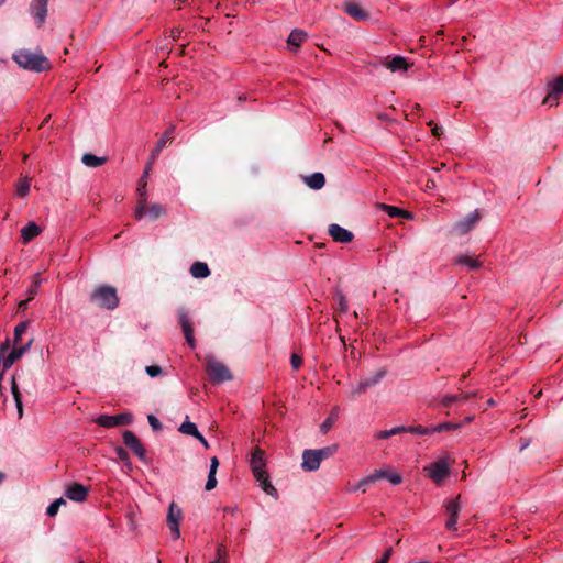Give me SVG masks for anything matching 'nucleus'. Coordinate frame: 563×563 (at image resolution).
Here are the masks:
<instances>
[{
  "instance_id": "obj_14",
  "label": "nucleus",
  "mask_w": 563,
  "mask_h": 563,
  "mask_svg": "<svg viewBox=\"0 0 563 563\" xmlns=\"http://www.w3.org/2000/svg\"><path fill=\"white\" fill-rule=\"evenodd\" d=\"M329 235L339 243H350L353 240V233L336 223H332L328 229Z\"/></svg>"
},
{
  "instance_id": "obj_49",
  "label": "nucleus",
  "mask_w": 563,
  "mask_h": 563,
  "mask_svg": "<svg viewBox=\"0 0 563 563\" xmlns=\"http://www.w3.org/2000/svg\"><path fill=\"white\" fill-rule=\"evenodd\" d=\"M454 426L449 423V422H444V423H440L438 426H434V427H431V432L434 433V432H443V431H446V430H451L453 429Z\"/></svg>"
},
{
  "instance_id": "obj_41",
  "label": "nucleus",
  "mask_w": 563,
  "mask_h": 563,
  "mask_svg": "<svg viewBox=\"0 0 563 563\" xmlns=\"http://www.w3.org/2000/svg\"><path fill=\"white\" fill-rule=\"evenodd\" d=\"M405 432H408V433H413V434H418V435H427V434H431V428L429 427H423V426H410V427H405Z\"/></svg>"
},
{
  "instance_id": "obj_53",
  "label": "nucleus",
  "mask_w": 563,
  "mask_h": 563,
  "mask_svg": "<svg viewBox=\"0 0 563 563\" xmlns=\"http://www.w3.org/2000/svg\"><path fill=\"white\" fill-rule=\"evenodd\" d=\"M391 553H393V549L391 548L387 549L377 563H388Z\"/></svg>"
},
{
  "instance_id": "obj_8",
  "label": "nucleus",
  "mask_w": 563,
  "mask_h": 563,
  "mask_svg": "<svg viewBox=\"0 0 563 563\" xmlns=\"http://www.w3.org/2000/svg\"><path fill=\"white\" fill-rule=\"evenodd\" d=\"M429 471L430 478L437 484L441 485L443 481L450 474V464L445 459H440L429 467H426Z\"/></svg>"
},
{
  "instance_id": "obj_22",
  "label": "nucleus",
  "mask_w": 563,
  "mask_h": 563,
  "mask_svg": "<svg viewBox=\"0 0 563 563\" xmlns=\"http://www.w3.org/2000/svg\"><path fill=\"white\" fill-rule=\"evenodd\" d=\"M41 233V228L35 222H29L21 230V238L24 244L31 242L34 238H36Z\"/></svg>"
},
{
  "instance_id": "obj_23",
  "label": "nucleus",
  "mask_w": 563,
  "mask_h": 563,
  "mask_svg": "<svg viewBox=\"0 0 563 563\" xmlns=\"http://www.w3.org/2000/svg\"><path fill=\"white\" fill-rule=\"evenodd\" d=\"M305 184L313 190L321 189L325 184V177L322 173L316 172L309 176L303 177Z\"/></svg>"
},
{
  "instance_id": "obj_29",
  "label": "nucleus",
  "mask_w": 563,
  "mask_h": 563,
  "mask_svg": "<svg viewBox=\"0 0 563 563\" xmlns=\"http://www.w3.org/2000/svg\"><path fill=\"white\" fill-rule=\"evenodd\" d=\"M190 274L195 278H206L210 275V269L206 263L195 262L190 267Z\"/></svg>"
},
{
  "instance_id": "obj_9",
  "label": "nucleus",
  "mask_w": 563,
  "mask_h": 563,
  "mask_svg": "<svg viewBox=\"0 0 563 563\" xmlns=\"http://www.w3.org/2000/svg\"><path fill=\"white\" fill-rule=\"evenodd\" d=\"M460 510H461L460 496L455 497L454 499L449 500L445 504V511L449 516V519L445 522L446 529H449L451 531H456V523H457Z\"/></svg>"
},
{
  "instance_id": "obj_56",
  "label": "nucleus",
  "mask_w": 563,
  "mask_h": 563,
  "mask_svg": "<svg viewBox=\"0 0 563 563\" xmlns=\"http://www.w3.org/2000/svg\"><path fill=\"white\" fill-rule=\"evenodd\" d=\"M197 440L200 441V443L205 446V448H209V443L208 441L205 439V437L199 432L198 437H195Z\"/></svg>"
},
{
  "instance_id": "obj_46",
  "label": "nucleus",
  "mask_w": 563,
  "mask_h": 563,
  "mask_svg": "<svg viewBox=\"0 0 563 563\" xmlns=\"http://www.w3.org/2000/svg\"><path fill=\"white\" fill-rule=\"evenodd\" d=\"M40 285H41V280L36 277L34 279V282L32 283V285L27 289L30 299H33V297L37 294Z\"/></svg>"
},
{
  "instance_id": "obj_55",
  "label": "nucleus",
  "mask_w": 563,
  "mask_h": 563,
  "mask_svg": "<svg viewBox=\"0 0 563 563\" xmlns=\"http://www.w3.org/2000/svg\"><path fill=\"white\" fill-rule=\"evenodd\" d=\"M152 163H153V162L151 161V162L148 163V165L146 166V168H145V170H144V173H143V175H142L141 179H140V181H141V183H146V178H147V176H148V173H150L151 164H152Z\"/></svg>"
},
{
  "instance_id": "obj_10",
  "label": "nucleus",
  "mask_w": 563,
  "mask_h": 563,
  "mask_svg": "<svg viewBox=\"0 0 563 563\" xmlns=\"http://www.w3.org/2000/svg\"><path fill=\"white\" fill-rule=\"evenodd\" d=\"M479 219L481 213L475 210L468 213L464 219L457 221L453 227V231L460 235L466 234L475 227Z\"/></svg>"
},
{
  "instance_id": "obj_17",
  "label": "nucleus",
  "mask_w": 563,
  "mask_h": 563,
  "mask_svg": "<svg viewBox=\"0 0 563 563\" xmlns=\"http://www.w3.org/2000/svg\"><path fill=\"white\" fill-rule=\"evenodd\" d=\"M65 496L76 503H82L88 496V488L81 484L75 483L67 487Z\"/></svg>"
},
{
  "instance_id": "obj_35",
  "label": "nucleus",
  "mask_w": 563,
  "mask_h": 563,
  "mask_svg": "<svg viewBox=\"0 0 563 563\" xmlns=\"http://www.w3.org/2000/svg\"><path fill=\"white\" fill-rule=\"evenodd\" d=\"M31 188V179L26 176H22L16 184V196L25 197Z\"/></svg>"
},
{
  "instance_id": "obj_20",
  "label": "nucleus",
  "mask_w": 563,
  "mask_h": 563,
  "mask_svg": "<svg viewBox=\"0 0 563 563\" xmlns=\"http://www.w3.org/2000/svg\"><path fill=\"white\" fill-rule=\"evenodd\" d=\"M174 130H175V128L170 126L162 134V136L159 137L155 147L152 151V155H151L152 162H154L156 159V157L158 156L161 151L166 146L167 142H169L173 139Z\"/></svg>"
},
{
  "instance_id": "obj_26",
  "label": "nucleus",
  "mask_w": 563,
  "mask_h": 563,
  "mask_svg": "<svg viewBox=\"0 0 563 563\" xmlns=\"http://www.w3.org/2000/svg\"><path fill=\"white\" fill-rule=\"evenodd\" d=\"M477 396L476 393H466V391H463V393H460L457 395H452V396H445L443 399H442V404L443 406L445 407H450L452 406L453 404L455 402H463L465 400H467L468 398L471 397H475Z\"/></svg>"
},
{
  "instance_id": "obj_57",
  "label": "nucleus",
  "mask_w": 563,
  "mask_h": 563,
  "mask_svg": "<svg viewBox=\"0 0 563 563\" xmlns=\"http://www.w3.org/2000/svg\"><path fill=\"white\" fill-rule=\"evenodd\" d=\"M432 134H433L434 136H440V134H441V126L434 125V126L432 128Z\"/></svg>"
},
{
  "instance_id": "obj_44",
  "label": "nucleus",
  "mask_w": 563,
  "mask_h": 563,
  "mask_svg": "<svg viewBox=\"0 0 563 563\" xmlns=\"http://www.w3.org/2000/svg\"><path fill=\"white\" fill-rule=\"evenodd\" d=\"M115 453H117V456L122 462H124L128 466H131L130 456H129V453H128V451L125 449H123L122 446H118V448H115Z\"/></svg>"
},
{
  "instance_id": "obj_28",
  "label": "nucleus",
  "mask_w": 563,
  "mask_h": 563,
  "mask_svg": "<svg viewBox=\"0 0 563 563\" xmlns=\"http://www.w3.org/2000/svg\"><path fill=\"white\" fill-rule=\"evenodd\" d=\"M455 263L459 265H464L471 271H475L482 266V263L477 257H473L470 255H460L455 258Z\"/></svg>"
},
{
  "instance_id": "obj_50",
  "label": "nucleus",
  "mask_w": 563,
  "mask_h": 563,
  "mask_svg": "<svg viewBox=\"0 0 563 563\" xmlns=\"http://www.w3.org/2000/svg\"><path fill=\"white\" fill-rule=\"evenodd\" d=\"M147 421H148L150 426L153 428V430H161L162 429L161 421L154 415H148L147 416Z\"/></svg>"
},
{
  "instance_id": "obj_11",
  "label": "nucleus",
  "mask_w": 563,
  "mask_h": 563,
  "mask_svg": "<svg viewBox=\"0 0 563 563\" xmlns=\"http://www.w3.org/2000/svg\"><path fill=\"white\" fill-rule=\"evenodd\" d=\"M178 319H179V324L181 327V330L184 332V335L186 338L188 345L191 349H195L196 341L194 339V329H192L191 320L188 316V312L185 309H179L178 310Z\"/></svg>"
},
{
  "instance_id": "obj_36",
  "label": "nucleus",
  "mask_w": 563,
  "mask_h": 563,
  "mask_svg": "<svg viewBox=\"0 0 563 563\" xmlns=\"http://www.w3.org/2000/svg\"><path fill=\"white\" fill-rule=\"evenodd\" d=\"M338 450H339L338 444H331V445H328V446H324V448H321V449H318L314 451H316L317 455L319 456V460L322 462L323 460L329 459L332 455H334L338 452Z\"/></svg>"
},
{
  "instance_id": "obj_40",
  "label": "nucleus",
  "mask_w": 563,
  "mask_h": 563,
  "mask_svg": "<svg viewBox=\"0 0 563 563\" xmlns=\"http://www.w3.org/2000/svg\"><path fill=\"white\" fill-rule=\"evenodd\" d=\"M66 501L63 497H59L57 498L56 500H54L53 503H51L46 509V514L48 517H54L57 515L58 510H59V507L62 505H65Z\"/></svg>"
},
{
  "instance_id": "obj_15",
  "label": "nucleus",
  "mask_w": 563,
  "mask_h": 563,
  "mask_svg": "<svg viewBox=\"0 0 563 563\" xmlns=\"http://www.w3.org/2000/svg\"><path fill=\"white\" fill-rule=\"evenodd\" d=\"M385 374L386 372L382 369L375 373L373 376L361 380L357 386L353 388L352 396H357L365 393L369 387L375 386L385 376Z\"/></svg>"
},
{
  "instance_id": "obj_48",
  "label": "nucleus",
  "mask_w": 563,
  "mask_h": 563,
  "mask_svg": "<svg viewBox=\"0 0 563 563\" xmlns=\"http://www.w3.org/2000/svg\"><path fill=\"white\" fill-rule=\"evenodd\" d=\"M216 474L217 473H209L208 474V479H207V483H206V490H212L213 488H216L217 486V478H216Z\"/></svg>"
},
{
  "instance_id": "obj_27",
  "label": "nucleus",
  "mask_w": 563,
  "mask_h": 563,
  "mask_svg": "<svg viewBox=\"0 0 563 563\" xmlns=\"http://www.w3.org/2000/svg\"><path fill=\"white\" fill-rule=\"evenodd\" d=\"M11 391H12L14 402L16 406L18 416L21 419L23 417V404H22L21 393L19 390V386L16 384L14 376H12V378H11Z\"/></svg>"
},
{
  "instance_id": "obj_12",
  "label": "nucleus",
  "mask_w": 563,
  "mask_h": 563,
  "mask_svg": "<svg viewBox=\"0 0 563 563\" xmlns=\"http://www.w3.org/2000/svg\"><path fill=\"white\" fill-rule=\"evenodd\" d=\"M124 444L133 451V453L141 460L145 459V449L139 438L130 430L123 432Z\"/></svg>"
},
{
  "instance_id": "obj_42",
  "label": "nucleus",
  "mask_w": 563,
  "mask_h": 563,
  "mask_svg": "<svg viewBox=\"0 0 563 563\" xmlns=\"http://www.w3.org/2000/svg\"><path fill=\"white\" fill-rule=\"evenodd\" d=\"M372 483H375L374 482V477L372 476V474L363 477L356 486H354L353 488H351L352 492H356V490H362L363 493H365L367 490V486Z\"/></svg>"
},
{
  "instance_id": "obj_38",
  "label": "nucleus",
  "mask_w": 563,
  "mask_h": 563,
  "mask_svg": "<svg viewBox=\"0 0 563 563\" xmlns=\"http://www.w3.org/2000/svg\"><path fill=\"white\" fill-rule=\"evenodd\" d=\"M29 324V321H22L14 328V345L22 344V335L27 331Z\"/></svg>"
},
{
  "instance_id": "obj_45",
  "label": "nucleus",
  "mask_w": 563,
  "mask_h": 563,
  "mask_svg": "<svg viewBox=\"0 0 563 563\" xmlns=\"http://www.w3.org/2000/svg\"><path fill=\"white\" fill-rule=\"evenodd\" d=\"M145 372L150 377H157L163 374V369L158 365L146 366Z\"/></svg>"
},
{
  "instance_id": "obj_18",
  "label": "nucleus",
  "mask_w": 563,
  "mask_h": 563,
  "mask_svg": "<svg viewBox=\"0 0 563 563\" xmlns=\"http://www.w3.org/2000/svg\"><path fill=\"white\" fill-rule=\"evenodd\" d=\"M321 461L314 450H305L301 466L305 471L313 472L320 467Z\"/></svg>"
},
{
  "instance_id": "obj_59",
  "label": "nucleus",
  "mask_w": 563,
  "mask_h": 563,
  "mask_svg": "<svg viewBox=\"0 0 563 563\" xmlns=\"http://www.w3.org/2000/svg\"><path fill=\"white\" fill-rule=\"evenodd\" d=\"M378 118H379L380 120H383V121H387V120H388V115H387V114H385V113L379 114V115H378Z\"/></svg>"
},
{
  "instance_id": "obj_30",
  "label": "nucleus",
  "mask_w": 563,
  "mask_h": 563,
  "mask_svg": "<svg viewBox=\"0 0 563 563\" xmlns=\"http://www.w3.org/2000/svg\"><path fill=\"white\" fill-rule=\"evenodd\" d=\"M380 208L389 216V217H402V218H406V219H411L412 216L410 212L406 211V210H402L398 207H395V206H388V205H380Z\"/></svg>"
},
{
  "instance_id": "obj_37",
  "label": "nucleus",
  "mask_w": 563,
  "mask_h": 563,
  "mask_svg": "<svg viewBox=\"0 0 563 563\" xmlns=\"http://www.w3.org/2000/svg\"><path fill=\"white\" fill-rule=\"evenodd\" d=\"M178 430L181 433L188 434V435H192L194 438L198 437V434H199V430H198L197 426L194 422H191V421H184L180 424Z\"/></svg>"
},
{
  "instance_id": "obj_52",
  "label": "nucleus",
  "mask_w": 563,
  "mask_h": 563,
  "mask_svg": "<svg viewBox=\"0 0 563 563\" xmlns=\"http://www.w3.org/2000/svg\"><path fill=\"white\" fill-rule=\"evenodd\" d=\"M219 467V460L217 456L211 457L209 473H217Z\"/></svg>"
},
{
  "instance_id": "obj_54",
  "label": "nucleus",
  "mask_w": 563,
  "mask_h": 563,
  "mask_svg": "<svg viewBox=\"0 0 563 563\" xmlns=\"http://www.w3.org/2000/svg\"><path fill=\"white\" fill-rule=\"evenodd\" d=\"M32 299H30V297L25 300H21L19 303H18V311H24L27 306H29V302L31 301Z\"/></svg>"
},
{
  "instance_id": "obj_43",
  "label": "nucleus",
  "mask_w": 563,
  "mask_h": 563,
  "mask_svg": "<svg viewBox=\"0 0 563 563\" xmlns=\"http://www.w3.org/2000/svg\"><path fill=\"white\" fill-rule=\"evenodd\" d=\"M335 298L338 302V309L340 310V312L345 313L349 307L344 295L341 291H338L335 294Z\"/></svg>"
},
{
  "instance_id": "obj_64",
  "label": "nucleus",
  "mask_w": 563,
  "mask_h": 563,
  "mask_svg": "<svg viewBox=\"0 0 563 563\" xmlns=\"http://www.w3.org/2000/svg\"><path fill=\"white\" fill-rule=\"evenodd\" d=\"M239 100H240V101L245 100V97H244V96H240V97H239Z\"/></svg>"
},
{
  "instance_id": "obj_2",
  "label": "nucleus",
  "mask_w": 563,
  "mask_h": 563,
  "mask_svg": "<svg viewBox=\"0 0 563 563\" xmlns=\"http://www.w3.org/2000/svg\"><path fill=\"white\" fill-rule=\"evenodd\" d=\"M12 59L22 68L31 71L42 73L49 69L48 59L41 52H32L26 48L16 51Z\"/></svg>"
},
{
  "instance_id": "obj_61",
  "label": "nucleus",
  "mask_w": 563,
  "mask_h": 563,
  "mask_svg": "<svg viewBox=\"0 0 563 563\" xmlns=\"http://www.w3.org/2000/svg\"><path fill=\"white\" fill-rule=\"evenodd\" d=\"M8 349V343L3 344L2 347H1V353H3L4 350Z\"/></svg>"
},
{
  "instance_id": "obj_4",
  "label": "nucleus",
  "mask_w": 563,
  "mask_h": 563,
  "mask_svg": "<svg viewBox=\"0 0 563 563\" xmlns=\"http://www.w3.org/2000/svg\"><path fill=\"white\" fill-rule=\"evenodd\" d=\"M206 365V371L210 376V380L213 384H221L224 382H229L233 378L232 373L228 368L225 364L216 360L213 356H208Z\"/></svg>"
},
{
  "instance_id": "obj_62",
  "label": "nucleus",
  "mask_w": 563,
  "mask_h": 563,
  "mask_svg": "<svg viewBox=\"0 0 563 563\" xmlns=\"http://www.w3.org/2000/svg\"><path fill=\"white\" fill-rule=\"evenodd\" d=\"M488 405H489V406H494V405H495V401H494L493 399H489V400H488Z\"/></svg>"
},
{
  "instance_id": "obj_21",
  "label": "nucleus",
  "mask_w": 563,
  "mask_h": 563,
  "mask_svg": "<svg viewBox=\"0 0 563 563\" xmlns=\"http://www.w3.org/2000/svg\"><path fill=\"white\" fill-rule=\"evenodd\" d=\"M372 476L374 477V482H377L379 479H387L393 485H398L402 482V477L399 473H389L385 470H375L372 473Z\"/></svg>"
},
{
  "instance_id": "obj_51",
  "label": "nucleus",
  "mask_w": 563,
  "mask_h": 563,
  "mask_svg": "<svg viewBox=\"0 0 563 563\" xmlns=\"http://www.w3.org/2000/svg\"><path fill=\"white\" fill-rule=\"evenodd\" d=\"M290 362H291V366H292L294 369H298L301 366V364H302L301 357L299 355H297V354H292L291 355Z\"/></svg>"
},
{
  "instance_id": "obj_25",
  "label": "nucleus",
  "mask_w": 563,
  "mask_h": 563,
  "mask_svg": "<svg viewBox=\"0 0 563 563\" xmlns=\"http://www.w3.org/2000/svg\"><path fill=\"white\" fill-rule=\"evenodd\" d=\"M107 161L106 156H97L91 153H85L81 157L82 164L92 168L103 165Z\"/></svg>"
},
{
  "instance_id": "obj_39",
  "label": "nucleus",
  "mask_w": 563,
  "mask_h": 563,
  "mask_svg": "<svg viewBox=\"0 0 563 563\" xmlns=\"http://www.w3.org/2000/svg\"><path fill=\"white\" fill-rule=\"evenodd\" d=\"M405 432V426H397L390 430H383V431H378L376 434H375V438L376 439H388L393 435H396V434H399V433H402Z\"/></svg>"
},
{
  "instance_id": "obj_33",
  "label": "nucleus",
  "mask_w": 563,
  "mask_h": 563,
  "mask_svg": "<svg viewBox=\"0 0 563 563\" xmlns=\"http://www.w3.org/2000/svg\"><path fill=\"white\" fill-rule=\"evenodd\" d=\"M306 37H307V33L306 32H303L301 30H298V29H295L289 34L287 42H288L289 45L298 47L306 40Z\"/></svg>"
},
{
  "instance_id": "obj_1",
  "label": "nucleus",
  "mask_w": 563,
  "mask_h": 563,
  "mask_svg": "<svg viewBox=\"0 0 563 563\" xmlns=\"http://www.w3.org/2000/svg\"><path fill=\"white\" fill-rule=\"evenodd\" d=\"M250 467L253 472L254 477L260 483L262 489L275 499L278 498L277 489L269 482V476L266 472V460L265 453L260 448H255L252 451Z\"/></svg>"
},
{
  "instance_id": "obj_24",
  "label": "nucleus",
  "mask_w": 563,
  "mask_h": 563,
  "mask_svg": "<svg viewBox=\"0 0 563 563\" xmlns=\"http://www.w3.org/2000/svg\"><path fill=\"white\" fill-rule=\"evenodd\" d=\"M345 12L357 21H364L368 18V14L356 3H346Z\"/></svg>"
},
{
  "instance_id": "obj_47",
  "label": "nucleus",
  "mask_w": 563,
  "mask_h": 563,
  "mask_svg": "<svg viewBox=\"0 0 563 563\" xmlns=\"http://www.w3.org/2000/svg\"><path fill=\"white\" fill-rule=\"evenodd\" d=\"M1 366L3 371L9 369L14 363V358H12L9 354L7 356L0 355Z\"/></svg>"
},
{
  "instance_id": "obj_13",
  "label": "nucleus",
  "mask_w": 563,
  "mask_h": 563,
  "mask_svg": "<svg viewBox=\"0 0 563 563\" xmlns=\"http://www.w3.org/2000/svg\"><path fill=\"white\" fill-rule=\"evenodd\" d=\"M548 96L544 98L543 103L549 106L558 104V97L563 93V78L558 77L548 84Z\"/></svg>"
},
{
  "instance_id": "obj_31",
  "label": "nucleus",
  "mask_w": 563,
  "mask_h": 563,
  "mask_svg": "<svg viewBox=\"0 0 563 563\" xmlns=\"http://www.w3.org/2000/svg\"><path fill=\"white\" fill-rule=\"evenodd\" d=\"M165 214V209L159 203L146 205L145 214L150 220H156Z\"/></svg>"
},
{
  "instance_id": "obj_63",
  "label": "nucleus",
  "mask_w": 563,
  "mask_h": 563,
  "mask_svg": "<svg viewBox=\"0 0 563 563\" xmlns=\"http://www.w3.org/2000/svg\"><path fill=\"white\" fill-rule=\"evenodd\" d=\"M4 479V474L0 473V483Z\"/></svg>"
},
{
  "instance_id": "obj_58",
  "label": "nucleus",
  "mask_w": 563,
  "mask_h": 563,
  "mask_svg": "<svg viewBox=\"0 0 563 563\" xmlns=\"http://www.w3.org/2000/svg\"><path fill=\"white\" fill-rule=\"evenodd\" d=\"M222 551H223V550H222V548H219V549H218V555H219V559H217V560H214V561H212V562H210V563H223V562H221V560H220V556L222 555Z\"/></svg>"
},
{
  "instance_id": "obj_5",
  "label": "nucleus",
  "mask_w": 563,
  "mask_h": 563,
  "mask_svg": "<svg viewBox=\"0 0 563 563\" xmlns=\"http://www.w3.org/2000/svg\"><path fill=\"white\" fill-rule=\"evenodd\" d=\"M183 518L184 515L181 508L175 501H172L168 506L166 523L173 539L175 540L180 538L179 525L183 521Z\"/></svg>"
},
{
  "instance_id": "obj_34",
  "label": "nucleus",
  "mask_w": 563,
  "mask_h": 563,
  "mask_svg": "<svg viewBox=\"0 0 563 563\" xmlns=\"http://www.w3.org/2000/svg\"><path fill=\"white\" fill-rule=\"evenodd\" d=\"M32 343L33 339H30L25 344L14 345V347L10 351L9 355L16 362L26 351H29Z\"/></svg>"
},
{
  "instance_id": "obj_19",
  "label": "nucleus",
  "mask_w": 563,
  "mask_h": 563,
  "mask_svg": "<svg viewBox=\"0 0 563 563\" xmlns=\"http://www.w3.org/2000/svg\"><path fill=\"white\" fill-rule=\"evenodd\" d=\"M382 65L388 68L390 71H407L409 64L407 63L406 58L402 56H395L391 59H384L382 62Z\"/></svg>"
},
{
  "instance_id": "obj_60",
  "label": "nucleus",
  "mask_w": 563,
  "mask_h": 563,
  "mask_svg": "<svg viewBox=\"0 0 563 563\" xmlns=\"http://www.w3.org/2000/svg\"><path fill=\"white\" fill-rule=\"evenodd\" d=\"M434 186H435V184H434V181H433V180H430V181H428V184H427V187H428V188H433Z\"/></svg>"
},
{
  "instance_id": "obj_32",
  "label": "nucleus",
  "mask_w": 563,
  "mask_h": 563,
  "mask_svg": "<svg viewBox=\"0 0 563 563\" xmlns=\"http://www.w3.org/2000/svg\"><path fill=\"white\" fill-rule=\"evenodd\" d=\"M338 418H339V408L335 407L331 411L330 416L321 423L320 431L323 434L328 433L331 430V428L333 427L334 422L338 420Z\"/></svg>"
},
{
  "instance_id": "obj_7",
  "label": "nucleus",
  "mask_w": 563,
  "mask_h": 563,
  "mask_svg": "<svg viewBox=\"0 0 563 563\" xmlns=\"http://www.w3.org/2000/svg\"><path fill=\"white\" fill-rule=\"evenodd\" d=\"M95 422L102 428H114L119 426H126L132 422V415L124 412L115 416L101 415Z\"/></svg>"
},
{
  "instance_id": "obj_6",
  "label": "nucleus",
  "mask_w": 563,
  "mask_h": 563,
  "mask_svg": "<svg viewBox=\"0 0 563 563\" xmlns=\"http://www.w3.org/2000/svg\"><path fill=\"white\" fill-rule=\"evenodd\" d=\"M48 1L49 0H32L30 3L29 11L37 29H42L46 22Z\"/></svg>"
},
{
  "instance_id": "obj_3",
  "label": "nucleus",
  "mask_w": 563,
  "mask_h": 563,
  "mask_svg": "<svg viewBox=\"0 0 563 563\" xmlns=\"http://www.w3.org/2000/svg\"><path fill=\"white\" fill-rule=\"evenodd\" d=\"M89 300L91 303L106 310H114L120 301L117 289L109 285L97 286L91 291Z\"/></svg>"
},
{
  "instance_id": "obj_16",
  "label": "nucleus",
  "mask_w": 563,
  "mask_h": 563,
  "mask_svg": "<svg viewBox=\"0 0 563 563\" xmlns=\"http://www.w3.org/2000/svg\"><path fill=\"white\" fill-rule=\"evenodd\" d=\"M137 195H139V201L134 210L135 219L141 220L144 218L145 209H146V201H147V190H146V183L139 181L137 186Z\"/></svg>"
}]
</instances>
